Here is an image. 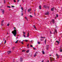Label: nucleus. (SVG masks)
Instances as JSON below:
<instances>
[{
	"label": "nucleus",
	"instance_id": "obj_39",
	"mask_svg": "<svg viewBox=\"0 0 62 62\" xmlns=\"http://www.w3.org/2000/svg\"><path fill=\"white\" fill-rule=\"evenodd\" d=\"M12 8H14V6H12Z\"/></svg>",
	"mask_w": 62,
	"mask_h": 62
},
{
	"label": "nucleus",
	"instance_id": "obj_21",
	"mask_svg": "<svg viewBox=\"0 0 62 62\" xmlns=\"http://www.w3.org/2000/svg\"><path fill=\"white\" fill-rule=\"evenodd\" d=\"M3 23H1V26H3Z\"/></svg>",
	"mask_w": 62,
	"mask_h": 62
},
{
	"label": "nucleus",
	"instance_id": "obj_47",
	"mask_svg": "<svg viewBox=\"0 0 62 62\" xmlns=\"http://www.w3.org/2000/svg\"><path fill=\"white\" fill-rule=\"evenodd\" d=\"M33 49L34 50H35V49H36V48L35 47L33 48Z\"/></svg>",
	"mask_w": 62,
	"mask_h": 62
},
{
	"label": "nucleus",
	"instance_id": "obj_30",
	"mask_svg": "<svg viewBox=\"0 0 62 62\" xmlns=\"http://www.w3.org/2000/svg\"><path fill=\"white\" fill-rule=\"evenodd\" d=\"M55 32H56V33H57V31H56V30H55Z\"/></svg>",
	"mask_w": 62,
	"mask_h": 62
},
{
	"label": "nucleus",
	"instance_id": "obj_20",
	"mask_svg": "<svg viewBox=\"0 0 62 62\" xmlns=\"http://www.w3.org/2000/svg\"><path fill=\"white\" fill-rule=\"evenodd\" d=\"M37 56V54H35L34 55V57H35L36 56Z\"/></svg>",
	"mask_w": 62,
	"mask_h": 62
},
{
	"label": "nucleus",
	"instance_id": "obj_55",
	"mask_svg": "<svg viewBox=\"0 0 62 62\" xmlns=\"http://www.w3.org/2000/svg\"><path fill=\"white\" fill-rule=\"evenodd\" d=\"M34 15H36L35 13H34Z\"/></svg>",
	"mask_w": 62,
	"mask_h": 62
},
{
	"label": "nucleus",
	"instance_id": "obj_29",
	"mask_svg": "<svg viewBox=\"0 0 62 62\" xmlns=\"http://www.w3.org/2000/svg\"><path fill=\"white\" fill-rule=\"evenodd\" d=\"M30 17H31H31H32V16L31 15H30Z\"/></svg>",
	"mask_w": 62,
	"mask_h": 62
},
{
	"label": "nucleus",
	"instance_id": "obj_3",
	"mask_svg": "<svg viewBox=\"0 0 62 62\" xmlns=\"http://www.w3.org/2000/svg\"><path fill=\"white\" fill-rule=\"evenodd\" d=\"M54 10V7H53L51 9V10L52 11H53Z\"/></svg>",
	"mask_w": 62,
	"mask_h": 62
},
{
	"label": "nucleus",
	"instance_id": "obj_15",
	"mask_svg": "<svg viewBox=\"0 0 62 62\" xmlns=\"http://www.w3.org/2000/svg\"><path fill=\"white\" fill-rule=\"evenodd\" d=\"M52 22L53 23H54V19H53L52 20Z\"/></svg>",
	"mask_w": 62,
	"mask_h": 62
},
{
	"label": "nucleus",
	"instance_id": "obj_51",
	"mask_svg": "<svg viewBox=\"0 0 62 62\" xmlns=\"http://www.w3.org/2000/svg\"><path fill=\"white\" fill-rule=\"evenodd\" d=\"M47 7V8H49V6Z\"/></svg>",
	"mask_w": 62,
	"mask_h": 62
},
{
	"label": "nucleus",
	"instance_id": "obj_52",
	"mask_svg": "<svg viewBox=\"0 0 62 62\" xmlns=\"http://www.w3.org/2000/svg\"><path fill=\"white\" fill-rule=\"evenodd\" d=\"M47 62H49V60H48Z\"/></svg>",
	"mask_w": 62,
	"mask_h": 62
},
{
	"label": "nucleus",
	"instance_id": "obj_4",
	"mask_svg": "<svg viewBox=\"0 0 62 62\" xmlns=\"http://www.w3.org/2000/svg\"><path fill=\"white\" fill-rule=\"evenodd\" d=\"M50 60L51 62H52V57H51L50 58Z\"/></svg>",
	"mask_w": 62,
	"mask_h": 62
},
{
	"label": "nucleus",
	"instance_id": "obj_6",
	"mask_svg": "<svg viewBox=\"0 0 62 62\" xmlns=\"http://www.w3.org/2000/svg\"><path fill=\"white\" fill-rule=\"evenodd\" d=\"M41 39H44L45 38V37H42V36L41 37Z\"/></svg>",
	"mask_w": 62,
	"mask_h": 62
},
{
	"label": "nucleus",
	"instance_id": "obj_45",
	"mask_svg": "<svg viewBox=\"0 0 62 62\" xmlns=\"http://www.w3.org/2000/svg\"><path fill=\"white\" fill-rule=\"evenodd\" d=\"M15 48V47L14 46L13 47V49H14Z\"/></svg>",
	"mask_w": 62,
	"mask_h": 62
},
{
	"label": "nucleus",
	"instance_id": "obj_38",
	"mask_svg": "<svg viewBox=\"0 0 62 62\" xmlns=\"http://www.w3.org/2000/svg\"><path fill=\"white\" fill-rule=\"evenodd\" d=\"M33 27L34 28L36 29V27H35V26L34 25L33 26Z\"/></svg>",
	"mask_w": 62,
	"mask_h": 62
},
{
	"label": "nucleus",
	"instance_id": "obj_2",
	"mask_svg": "<svg viewBox=\"0 0 62 62\" xmlns=\"http://www.w3.org/2000/svg\"><path fill=\"white\" fill-rule=\"evenodd\" d=\"M1 11L2 13V14H4V12H5V10L2 9L1 10Z\"/></svg>",
	"mask_w": 62,
	"mask_h": 62
},
{
	"label": "nucleus",
	"instance_id": "obj_46",
	"mask_svg": "<svg viewBox=\"0 0 62 62\" xmlns=\"http://www.w3.org/2000/svg\"><path fill=\"white\" fill-rule=\"evenodd\" d=\"M19 1H20V0H17V2H19Z\"/></svg>",
	"mask_w": 62,
	"mask_h": 62
},
{
	"label": "nucleus",
	"instance_id": "obj_35",
	"mask_svg": "<svg viewBox=\"0 0 62 62\" xmlns=\"http://www.w3.org/2000/svg\"><path fill=\"white\" fill-rule=\"evenodd\" d=\"M4 20H2V21H1V23H3V22H4Z\"/></svg>",
	"mask_w": 62,
	"mask_h": 62
},
{
	"label": "nucleus",
	"instance_id": "obj_42",
	"mask_svg": "<svg viewBox=\"0 0 62 62\" xmlns=\"http://www.w3.org/2000/svg\"><path fill=\"white\" fill-rule=\"evenodd\" d=\"M29 44H28L27 45V47H28V46H29Z\"/></svg>",
	"mask_w": 62,
	"mask_h": 62
},
{
	"label": "nucleus",
	"instance_id": "obj_41",
	"mask_svg": "<svg viewBox=\"0 0 62 62\" xmlns=\"http://www.w3.org/2000/svg\"><path fill=\"white\" fill-rule=\"evenodd\" d=\"M14 2H16V1L15 0H14Z\"/></svg>",
	"mask_w": 62,
	"mask_h": 62
},
{
	"label": "nucleus",
	"instance_id": "obj_43",
	"mask_svg": "<svg viewBox=\"0 0 62 62\" xmlns=\"http://www.w3.org/2000/svg\"><path fill=\"white\" fill-rule=\"evenodd\" d=\"M50 34H52V32L50 31Z\"/></svg>",
	"mask_w": 62,
	"mask_h": 62
},
{
	"label": "nucleus",
	"instance_id": "obj_27",
	"mask_svg": "<svg viewBox=\"0 0 62 62\" xmlns=\"http://www.w3.org/2000/svg\"><path fill=\"white\" fill-rule=\"evenodd\" d=\"M9 23H8L7 24V26H9Z\"/></svg>",
	"mask_w": 62,
	"mask_h": 62
},
{
	"label": "nucleus",
	"instance_id": "obj_24",
	"mask_svg": "<svg viewBox=\"0 0 62 62\" xmlns=\"http://www.w3.org/2000/svg\"><path fill=\"white\" fill-rule=\"evenodd\" d=\"M46 40H45V44H46Z\"/></svg>",
	"mask_w": 62,
	"mask_h": 62
},
{
	"label": "nucleus",
	"instance_id": "obj_5",
	"mask_svg": "<svg viewBox=\"0 0 62 62\" xmlns=\"http://www.w3.org/2000/svg\"><path fill=\"white\" fill-rule=\"evenodd\" d=\"M7 53L8 54H10V53H11V51H8Z\"/></svg>",
	"mask_w": 62,
	"mask_h": 62
},
{
	"label": "nucleus",
	"instance_id": "obj_28",
	"mask_svg": "<svg viewBox=\"0 0 62 62\" xmlns=\"http://www.w3.org/2000/svg\"><path fill=\"white\" fill-rule=\"evenodd\" d=\"M21 8L22 10H23V7H21Z\"/></svg>",
	"mask_w": 62,
	"mask_h": 62
},
{
	"label": "nucleus",
	"instance_id": "obj_26",
	"mask_svg": "<svg viewBox=\"0 0 62 62\" xmlns=\"http://www.w3.org/2000/svg\"><path fill=\"white\" fill-rule=\"evenodd\" d=\"M21 43H22V44H23V42H21Z\"/></svg>",
	"mask_w": 62,
	"mask_h": 62
},
{
	"label": "nucleus",
	"instance_id": "obj_17",
	"mask_svg": "<svg viewBox=\"0 0 62 62\" xmlns=\"http://www.w3.org/2000/svg\"><path fill=\"white\" fill-rule=\"evenodd\" d=\"M52 61L53 60V61H54V60H55V59H54V58H52Z\"/></svg>",
	"mask_w": 62,
	"mask_h": 62
},
{
	"label": "nucleus",
	"instance_id": "obj_64",
	"mask_svg": "<svg viewBox=\"0 0 62 62\" xmlns=\"http://www.w3.org/2000/svg\"><path fill=\"white\" fill-rule=\"evenodd\" d=\"M57 58H56V59H57Z\"/></svg>",
	"mask_w": 62,
	"mask_h": 62
},
{
	"label": "nucleus",
	"instance_id": "obj_14",
	"mask_svg": "<svg viewBox=\"0 0 62 62\" xmlns=\"http://www.w3.org/2000/svg\"><path fill=\"white\" fill-rule=\"evenodd\" d=\"M56 42L57 43H58V44H59V43H60L59 42V41H56Z\"/></svg>",
	"mask_w": 62,
	"mask_h": 62
},
{
	"label": "nucleus",
	"instance_id": "obj_31",
	"mask_svg": "<svg viewBox=\"0 0 62 62\" xmlns=\"http://www.w3.org/2000/svg\"><path fill=\"white\" fill-rule=\"evenodd\" d=\"M30 47H33V46H32V45H30Z\"/></svg>",
	"mask_w": 62,
	"mask_h": 62
},
{
	"label": "nucleus",
	"instance_id": "obj_57",
	"mask_svg": "<svg viewBox=\"0 0 62 62\" xmlns=\"http://www.w3.org/2000/svg\"><path fill=\"white\" fill-rule=\"evenodd\" d=\"M4 40H5V39L4 38V39H3V41H4Z\"/></svg>",
	"mask_w": 62,
	"mask_h": 62
},
{
	"label": "nucleus",
	"instance_id": "obj_1",
	"mask_svg": "<svg viewBox=\"0 0 62 62\" xmlns=\"http://www.w3.org/2000/svg\"><path fill=\"white\" fill-rule=\"evenodd\" d=\"M12 33L13 34L15 37H16V34H17V31H16V30H14V31H12Z\"/></svg>",
	"mask_w": 62,
	"mask_h": 62
},
{
	"label": "nucleus",
	"instance_id": "obj_18",
	"mask_svg": "<svg viewBox=\"0 0 62 62\" xmlns=\"http://www.w3.org/2000/svg\"><path fill=\"white\" fill-rule=\"evenodd\" d=\"M44 7L45 8H46V5H45L44 6Z\"/></svg>",
	"mask_w": 62,
	"mask_h": 62
},
{
	"label": "nucleus",
	"instance_id": "obj_54",
	"mask_svg": "<svg viewBox=\"0 0 62 62\" xmlns=\"http://www.w3.org/2000/svg\"><path fill=\"white\" fill-rule=\"evenodd\" d=\"M44 62V61L43 60H42V61L41 62Z\"/></svg>",
	"mask_w": 62,
	"mask_h": 62
},
{
	"label": "nucleus",
	"instance_id": "obj_16",
	"mask_svg": "<svg viewBox=\"0 0 62 62\" xmlns=\"http://www.w3.org/2000/svg\"><path fill=\"white\" fill-rule=\"evenodd\" d=\"M49 12H47V15H49Z\"/></svg>",
	"mask_w": 62,
	"mask_h": 62
},
{
	"label": "nucleus",
	"instance_id": "obj_58",
	"mask_svg": "<svg viewBox=\"0 0 62 62\" xmlns=\"http://www.w3.org/2000/svg\"><path fill=\"white\" fill-rule=\"evenodd\" d=\"M32 41H32V40L31 41V42H32Z\"/></svg>",
	"mask_w": 62,
	"mask_h": 62
},
{
	"label": "nucleus",
	"instance_id": "obj_59",
	"mask_svg": "<svg viewBox=\"0 0 62 62\" xmlns=\"http://www.w3.org/2000/svg\"><path fill=\"white\" fill-rule=\"evenodd\" d=\"M18 41V40H17L16 41H17V42Z\"/></svg>",
	"mask_w": 62,
	"mask_h": 62
},
{
	"label": "nucleus",
	"instance_id": "obj_63",
	"mask_svg": "<svg viewBox=\"0 0 62 62\" xmlns=\"http://www.w3.org/2000/svg\"><path fill=\"white\" fill-rule=\"evenodd\" d=\"M49 56H51V55H50Z\"/></svg>",
	"mask_w": 62,
	"mask_h": 62
},
{
	"label": "nucleus",
	"instance_id": "obj_53",
	"mask_svg": "<svg viewBox=\"0 0 62 62\" xmlns=\"http://www.w3.org/2000/svg\"><path fill=\"white\" fill-rule=\"evenodd\" d=\"M23 34H25V33H26L23 32Z\"/></svg>",
	"mask_w": 62,
	"mask_h": 62
},
{
	"label": "nucleus",
	"instance_id": "obj_10",
	"mask_svg": "<svg viewBox=\"0 0 62 62\" xmlns=\"http://www.w3.org/2000/svg\"><path fill=\"white\" fill-rule=\"evenodd\" d=\"M20 61H22L23 60V59L22 58H20Z\"/></svg>",
	"mask_w": 62,
	"mask_h": 62
},
{
	"label": "nucleus",
	"instance_id": "obj_36",
	"mask_svg": "<svg viewBox=\"0 0 62 62\" xmlns=\"http://www.w3.org/2000/svg\"><path fill=\"white\" fill-rule=\"evenodd\" d=\"M6 40H5V42H4V44H5L6 43Z\"/></svg>",
	"mask_w": 62,
	"mask_h": 62
},
{
	"label": "nucleus",
	"instance_id": "obj_34",
	"mask_svg": "<svg viewBox=\"0 0 62 62\" xmlns=\"http://www.w3.org/2000/svg\"><path fill=\"white\" fill-rule=\"evenodd\" d=\"M4 4H6V1H5V0H4Z\"/></svg>",
	"mask_w": 62,
	"mask_h": 62
},
{
	"label": "nucleus",
	"instance_id": "obj_12",
	"mask_svg": "<svg viewBox=\"0 0 62 62\" xmlns=\"http://www.w3.org/2000/svg\"><path fill=\"white\" fill-rule=\"evenodd\" d=\"M42 53L43 54H45V52H44V51H42Z\"/></svg>",
	"mask_w": 62,
	"mask_h": 62
},
{
	"label": "nucleus",
	"instance_id": "obj_8",
	"mask_svg": "<svg viewBox=\"0 0 62 62\" xmlns=\"http://www.w3.org/2000/svg\"><path fill=\"white\" fill-rule=\"evenodd\" d=\"M31 11V9L30 8L28 10V12H30V11Z\"/></svg>",
	"mask_w": 62,
	"mask_h": 62
},
{
	"label": "nucleus",
	"instance_id": "obj_48",
	"mask_svg": "<svg viewBox=\"0 0 62 62\" xmlns=\"http://www.w3.org/2000/svg\"><path fill=\"white\" fill-rule=\"evenodd\" d=\"M15 43H18V42H17L16 41V42H15Z\"/></svg>",
	"mask_w": 62,
	"mask_h": 62
},
{
	"label": "nucleus",
	"instance_id": "obj_7",
	"mask_svg": "<svg viewBox=\"0 0 62 62\" xmlns=\"http://www.w3.org/2000/svg\"><path fill=\"white\" fill-rule=\"evenodd\" d=\"M29 33H28V34L27 35V37H26V38H28V37H29Z\"/></svg>",
	"mask_w": 62,
	"mask_h": 62
},
{
	"label": "nucleus",
	"instance_id": "obj_13",
	"mask_svg": "<svg viewBox=\"0 0 62 62\" xmlns=\"http://www.w3.org/2000/svg\"><path fill=\"white\" fill-rule=\"evenodd\" d=\"M39 8L40 9H41V6H39Z\"/></svg>",
	"mask_w": 62,
	"mask_h": 62
},
{
	"label": "nucleus",
	"instance_id": "obj_19",
	"mask_svg": "<svg viewBox=\"0 0 62 62\" xmlns=\"http://www.w3.org/2000/svg\"><path fill=\"white\" fill-rule=\"evenodd\" d=\"M29 52V50H28L27 51H26V52H27V53H28Z\"/></svg>",
	"mask_w": 62,
	"mask_h": 62
},
{
	"label": "nucleus",
	"instance_id": "obj_40",
	"mask_svg": "<svg viewBox=\"0 0 62 62\" xmlns=\"http://www.w3.org/2000/svg\"><path fill=\"white\" fill-rule=\"evenodd\" d=\"M21 16H23V13H22L21 14Z\"/></svg>",
	"mask_w": 62,
	"mask_h": 62
},
{
	"label": "nucleus",
	"instance_id": "obj_49",
	"mask_svg": "<svg viewBox=\"0 0 62 62\" xmlns=\"http://www.w3.org/2000/svg\"><path fill=\"white\" fill-rule=\"evenodd\" d=\"M25 18L26 19H27V17H25Z\"/></svg>",
	"mask_w": 62,
	"mask_h": 62
},
{
	"label": "nucleus",
	"instance_id": "obj_9",
	"mask_svg": "<svg viewBox=\"0 0 62 62\" xmlns=\"http://www.w3.org/2000/svg\"><path fill=\"white\" fill-rule=\"evenodd\" d=\"M47 50H48V48H49V45H47Z\"/></svg>",
	"mask_w": 62,
	"mask_h": 62
},
{
	"label": "nucleus",
	"instance_id": "obj_62",
	"mask_svg": "<svg viewBox=\"0 0 62 62\" xmlns=\"http://www.w3.org/2000/svg\"><path fill=\"white\" fill-rule=\"evenodd\" d=\"M54 34H55V32H54Z\"/></svg>",
	"mask_w": 62,
	"mask_h": 62
},
{
	"label": "nucleus",
	"instance_id": "obj_60",
	"mask_svg": "<svg viewBox=\"0 0 62 62\" xmlns=\"http://www.w3.org/2000/svg\"><path fill=\"white\" fill-rule=\"evenodd\" d=\"M14 29H15V27H14Z\"/></svg>",
	"mask_w": 62,
	"mask_h": 62
},
{
	"label": "nucleus",
	"instance_id": "obj_32",
	"mask_svg": "<svg viewBox=\"0 0 62 62\" xmlns=\"http://www.w3.org/2000/svg\"><path fill=\"white\" fill-rule=\"evenodd\" d=\"M7 7H8V8H10V6H7Z\"/></svg>",
	"mask_w": 62,
	"mask_h": 62
},
{
	"label": "nucleus",
	"instance_id": "obj_37",
	"mask_svg": "<svg viewBox=\"0 0 62 62\" xmlns=\"http://www.w3.org/2000/svg\"><path fill=\"white\" fill-rule=\"evenodd\" d=\"M45 15H47V13H46L45 14Z\"/></svg>",
	"mask_w": 62,
	"mask_h": 62
},
{
	"label": "nucleus",
	"instance_id": "obj_56",
	"mask_svg": "<svg viewBox=\"0 0 62 62\" xmlns=\"http://www.w3.org/2000/svg\"><path fill=\"white\" fill-rule=\"evenodd\" d=\"M57 58H59V57L58 56V57H57Z\"/></svg>",
	"mask_w": 62,
	"mask_h": 62
},
{
	"label": "nucleus",
	"instance_id": "obj_33",
	"mask_svg": "<svg viewBox=\"0 0 62 62\" xmlns=\"http://www.w3.org/2000/svg\"><path fill=\"white\" fill-rule=\"evenodd\" d=\"M56 17H58V15L57 14Z\"/></svg>",
	"mask_w": 62,
	"mask_h": 62
},
{
	"label": "nucleus",
	"instance_id": "obj_50",
	"mask_svg": "<svg viewBox=\"0 0 62 62\" xmlns=\"http://www.w3.org/2000/svg\"><path fill=\"white\" fill-rule=\"evenodd\" d=\"M56 55H57L58 56V54H56Z\"/></svg>",
	"mask_w": 62,
	"mask_h": 62
},
{
	"label": "nucleus",
	"instance_id": "obj_11",
	"mask_svg": "<svg viewBox=\"0 0 62 62\" xmlns=\"http://www.w3.org/2000/svg\"><path fill=\"white\" fill-rule=\"evenodd\" d=\"M60 52H62V49H61V47H60Z\"/></svg>",
	"mask_w": 62,
	"mask_h": 62
},
{
	"label": "nucleus",
	"instance_id": "obj_61",
	"mask_svg": "<svg viewBox=\"0 0 62 62\" xmlns=\"http://www.w3.org/2000/svg\"><path fill=\"white\" fill-rule=\"evenodd\" d=\"M37 53H38V52H36V53L35 54H37Z\"/></svg>",
	"mask_w": 62,
	"mask_h": 62
},
{
	"label": "nucleus",
	"instance_id": "obj_25",
	"mask_svg": "<svg viewBox=\"0 0 62 62\" xmlns=\"http://www.w3.org/2000/svg\"><path fill=\"white\" fill-rule=\"evenodd\" d=\"M25 52V50H22V52Z\"/></svg>",
	"mask_w": 62,
	"mask_h": 62
},
{
	"label": "nucleus",
	"instance_id": "obj_44",
	"mask_svg": "<svg viewBox=\"0 0 62 62\" xmlns=\"http://www.w3.org/2000/svg\"><path fill=\"white\" fill-rule=\"evenodd\" d=\"M39 43H40V42H38V44H39Z\"/></svg>",
	"mask_w": 62,
	"mask_h": 62
},
{
	"label": "nucleus",
	"instance_id": "obj_23",
	"mask_svg": "<svg viewBox=\"0 0 62 62\" xmlns=\"http://www.w3.org/2000/svg\"><path fill=\"white\" fill-rule=\"evenodd\" d=\"M24 41H25L27 42V41H28V40H24Z\"/></svg>",
	"mask_w": 62,
	"mask_h": 62
},
{
	"label": "nucleus",
	"instance_id": "obj_22",
	"mask_svg": "<svg viewBox=\"0 0 62 62\" xmlns=\"http://www.w3.org/2000/svg\"><path fill=\"white\" fill-rule=\"evenodd\" d=\"M23 36L24 37V38H26V37H25V34H23Z\"/></svg>",
	"mask_w": 62,
	"mask_h": 62
}]
</instances>
